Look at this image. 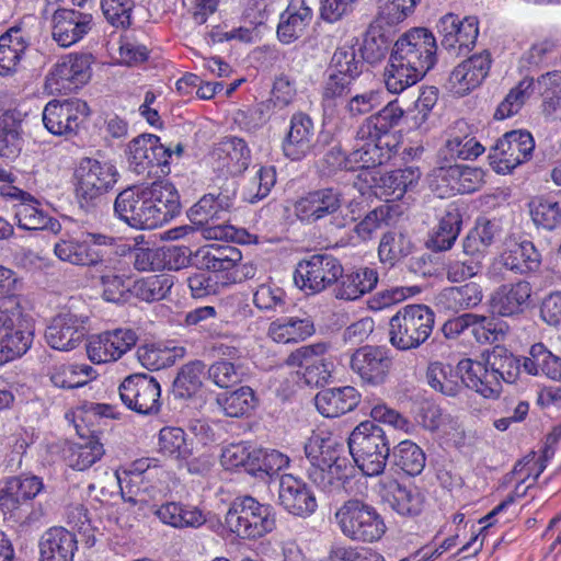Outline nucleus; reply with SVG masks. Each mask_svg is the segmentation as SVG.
I'll use <instances>...</instances> for the list:
<instances>
[{
  "mask_svg": "<svg viewBox=\"0 0 561 561\" xmlns=\"http://www.w3.org/2000/svg\"><path fill=\"white\" fill-rule=\"evenodd\" d=\"M348 453L365 476H379L390 455L387 430L374 422L364 421L351 433Z\"/></svg>",
  "mask_w": 561,
  "mask_h": 561,
  "instance_id": "7ed1b4c3",
  "label": "nucleus"
},
{
  "mask_svg": "<svg viewBox=\"0 0 561 561\" xmlns=\"http://www.w3.org/2000/svg\"><path fill=\"white\" fill-rule=\"evenodd\" d=\"M254 454L255 457L254 462L252 461L253 467L251 468V474L255 477H272L289 462L287 456L274 449L267 451L257 448L254 449Z\"/></svg>",
  "mask_w": 561,
  "mask_h": 561,
  "instance_id": "774afa93",
  "label": "nucleus"
},
{
  "mask_svg": "<svg viewBox=\"0 0 561 561\" xmlns=\"http://www.w3.org/2000/svg\"><path fill=\"white\" fill-rule=\"evenodd\" d=\"M314 124L306 113H296L290 118L282 149L284 154L293 161L305 158L314 146Z\"/></svg>",
  "mask_w": 561,
  "mask_h": 561,
  "instance_id": "cd10ccee",
  "label": "nucleus"
},
{
  "mask_svg": "<svg viewBox=\"0 0 561 561\" xmlns=\"http://www.w3.org/2000/svg\"><path fill=\"white\" fill-rule=\"evenodd\" d=\"M164 261L170 270H181L193 265L198 270H229L240 259L241 251L230 244H209L194 253L187 247L172 245L164 251Z\"/></svg>",
  "mask_w": 561,
  "mask_h": 561,
  "instance_id": "1a4fd4ad",
  "label": "nucleus"
},
{
  "mask_svg": "<svg viewBox=\"0 0 561 561\" xmlns=\"http://www.w3.org/2000/svg\"><path fill=\"white\" fill-rule=\"evenodd\" d=\"M2 195L19 201L14 205V220L20 228L24 230H43L47 227L49 217L37 207L38 203L31 194L15 186H8L2 192Z\"/></svg>",
  "mask_w": 561,
  "mask_h": 561,
  "instance_id": "72a5a7b5",
  "label": "nucleus"
},
{
  "mask_svg": "<svg viewBox=\"0 0 561 561\" xmlns=\"http://www.w3.org/2000/svg\"><path fill=\"white\" fill-rule=\"evenodd\" d=\"M383 499L401 515H417L424 503V495L416 486H407L397 481L388 484Z\"/></svg>",
  "mask_w": 561,
  "mask_h": 561,
  "instance_id": "ea45409f",
  "label": "nucleus"
},
{
  "mask_svg": "<svg viewBox=\"0 0 561 561\" xmlns=\"http://www.w3.org/2000/svg\"><path fill=\"white\" fill-rule=\"evenodd\" d=\"M314 324L310 317H288L273 321L268 327V335L277 343L297 342L314 333Z\"/></svg>",
  "mask_w": 561,
  "mask_h": 561,
  "instance_id": "37998d69",
  "label": "nucleus"
},
{
  "mask_svg": "<svg viewBox=\"0 0 561 561\" xmlns=\"http://www.w3.org/2000/svg\"><path fill=\"white\" fill-rule=\"evenodd\" d=\"M156 137L152 134H142L129 142L128 161L136 173L141 174L151 168L152 161L150 157L153 153V139Z\"/></svg>",
  "mask_w": 561,
  "mask_h": 561,
  "instance_id": "e2e57ef3",
  "label": "nucleus"
},
{
  "mask_svg": "<svg viewBox=\"0 0 561 561\" xmlns=\"http://www.w3.org/2000/svg\"><path fill=\"white\" fill-rule=\"evenodd\" d=\"M342 266L340 260L332 254H312L297 263L294 282L307 295L320 294L336 286Z\"/></svg>",
  "mask_w": 561,
  "mask_h": 561,
  "instance_id": "ddd939ff",
  "label": "nucleus"
},
{
  "mask_svg": "<svg viewBox=\"0 0 561 561\" xmlns=\"http://www.w3.org/2000/svg\"><path fill=\"white\" fill-rule=\"evenodd\" d=\"M114 211L121 220L135 229H153L145 186H130L115 198Z\"/></svg>",
  "mask_w": 561,
  "mask_h": 561,
  "instance_id": "b1692460",
  "label": "nucleus"
},
{
  "mask_svg": "<svg viewBox=\"0 0 561 561\" xmlns=\"http://www.w3.org/2000/svg\"><path fill=\"white\" fill-rule=\"evenodd\" d=\"M216 401L224 413L230 417H241L248 414L256 403L254 391L248 386L219 394Z\"/></svg>",
  "mask_w": 561,
  "mask_h": 561,
  "instance_id": "5fc2aeb1",
  "label": "nucleus"
},
{
  "mask_svg": "<svg viewBox=\"0 0 561 561\" xmlns=\"http://www.w3.org/2000/svg\"><path fill=\"white\" fill-rule=\"evenodd\" d=\"M116 239L96 232H82L80 238L62 237L54 245L55 255L62 262L102 272L113 263L112 250Z\"/></svg>",
  "mask_w": 561,
  "mask_h": 561,
  "instance_id": "f03ea898",
  "label": "nucleus"
},
{
  "mask_svg": "<svg viewBox=\"0 0 561 561\" xmlns=\"http://www.w3.org/2000/svg\"><path fill=\"white\" fill-rule=\"evenodd\" d=\"M438 299L446 309L458 312L478 306L482 300V291L478 284L467 283L445 288Z\"/></svg>",
  "mask_w": 561,
  "mask_h": 561,
  "instance_id": "49530a36",
  "label": "nucleus"
},
{
  "mask_svg": "<svg viewBox=\"0 0 561 561\" xmlns=\"http://www.w3.org/2000/svg\"><path fill=\"white\" fill-rule=\"evenodd\" d=\"M116 486H119L121 495L125 502L131 503L133 505H140V507H144V505L148 503L139 488H137L136 491L131 488H129L128 491H125L121 486V479L116 473H105L103 484L91 483L88 486V491L90 496H93L96 501L104 502L108 501V495L112 494L111 489H115Z\"/></svg>",
  "mask_w": 561,
  "mask_h": 561,
  "instance_id": "13d9d810",
  "label": "nucleus"
},
{
  "mask_svg": "<svg viewBox=\"0 0 561 561\" xmlns=\"http://www.w3.org/2000/svg\"><path fill=\"white\" fill-rule=\"evenodd\" d=\"M403 116L404 111L398 101H391L363 121L356 131V139L381 141L382 137L399 126Z\"/></svg>",
  "mask_w": 561,
  "mask_h": 561,
  "instance_id": "2f4dec72",
  "label": "nucleus"
},
{
  "mask_svg": "<svg viewBox=\"0 0 561 561\" xmlns=\"http://www.w3.org/2000/svg\"><path fill=\"white\" fill-rule=\"evenodd\" d=\"M366 142L351 153L348 162L352 163L353 171L358 169H373L381 165L389 159L388 151L383 149L380 141L365 140Z\"/></svg>",
  "mask_w": 561,
  "mask_h": 561,
  "instance_id": "052dcab7",
  "label": "nucleus"
},
{
  "mask_svg": "<svg viewBox=\"0 0 561 561\" xmlns=\"http://www.w3.org/2000/svg\"><path fill=\"white\" fill-rule=\"evenodd\" d=\"M15 111H5L0 116V157L15 158L21 151L20 118Z\"/></svg>",
  "mask_w": 561,
  "mask_h": 561,
  "instance_id": "09e8293b",
  "label": "nucleus"
},
{
  "mask_svg": "<svg viewBox=\"0 0 561 561\" xmlns=\"http://www.w3.org/2000/svg\"><path fill=\"white\" fill-rule=\"evenodd\" d=\"M152 228L160 227L181 213L180 195L170 182L157 181L145 186Z\"/></svg>",
  "mask_w": 561,
  "mask_h": 561,
  "instance_id": "5701e85b",
  "label": "nucleus"
},
{
  "mask_svg": "<svg viewBox=\"0 0 561 561\" xmlns=\"http://www.w3.org/2000/svg\"><path fill=\"white\" fill-rule=\"evenodd\" d=\"M436 38L427 28L417 27L402 34L391 55L410 68L426 75L436 64Z\"/></svg>",
  "mask_w": 561,
  "mask_h": 561,
  "instance_id": "4468645a",
  "label": "nucleus"
},
{
  "mask_svg": "<svg viewBox=\"0 0 561 561\" xmlns=\"http://www.w3.org/2000/svg\"><path fill=\"white\" fill-rule=\"evenodd\" d=\"M232 208L233 201L229 195L224 193L205 194L190 208L188 218L202 230L205 239L243 241V236H248V233L228 225Z\"/></svg>",
  "mask_w": 561,
  "mask_h": 561,
  "instance_id": "20e7f679",
  "label": "nucleus"
},
{
  "mask_svg": "<svg viewBox=\"0 0 561 561\" xmlns=\"http://www.w3.org/2000/svg\"><path fill=\"white\" fill-rule=\"evenodd\" d=\"M89 114L88 104L81 100H53L44 107L43 123L53 135L71 136Z\"/></svg>",
  "mask_w": 561,
  "mask_h": 561,
  "instance_id": "dca6fc26",
  "label": "nucleus"
},
{
  "mask_svg": "<svg viewBox=\"0 0 561 561\" xmlns=\"http://www.w3.org/2000/svg\"><path fill=\"white\" fill-rule=\"evenodd\" d=\"M160 450L176 459H186L192 449L186 443L185 433L180 427H164L159 434Z\"/></svg>",
  "mask_w": 561,
  "mask_h": 561,
  "instance_id": "338daca9",
  "label": "nucleus"
},
{
  "mask_svg": "<svg viewBox=\"0 0 561 561\" xmlns=\"http://www.w3.org/2000/svg\"><path fill=\"white\" fill-rule=\"evenodd\" d=\"M482 356L500 383L501 381L514 383L518 379L523 364L505 346L495 345L492 351Z\"/></svg>",
  "mask_w": 561,
  "mask_h": 561,
  "instance_id": "a19ab883",
  "label": "nucleus"
},
{
  "mask_svg": "<svg viewBox=\"0 0 561 561\" xmlns=\"http://www.w3.org/2000/svg\"><path fill=\"white\" fill-rule=\"evenodd\" d=\"M43 489L39 478L32 476H14L5 480L0 490V508L10 518L21 524H31L38 519V514L33 511V500Z\"/></svg>",
  "mask_w": 561,
  "mask_h": 561,
  "instance_id": "f8f14e48",
  "label": "nucleus"
},
{
  "mask_svg": "<svg viewBox=\"0 0 561 561\" xmlns=\"http://www.w3.org/2000/svg\"><path fill=\"white\" fill-rule=\"evenodd\" d=\"M540 265L541 254L531 241L510 237L501 253L491 263L489 277L502 282L507 278L508 273L526 276L537 272Z\"/></svg>",
  "mask_w": 561,
  "mask_h": 561,
  "instance_id": "9b49d317",
  "label": "nucleus"
},
{
  "mask_svg": "<svg viewBox=\"0 0 561 561\" xmlns=\"http://www.w3.org/2000/svg\"><path fill=\"white\" fill-rule=\"evenodd\" d=\"M412 248V242L403 233L387 232L380 240L378 254L382 262L393 264L409 255Z\"/></svg>",
  "mask_w": 561,
  "mask_h": 561,
  "instance_id": "0e129e2a",
  "label": "nucleus"
},
{
  "mask_svg": "<svg viewBox=\"0 0 561 561\" xmlns=\"http://www.w3.org/2000/svg\"><path fill=\"white\" fill-rule=\"evenodd\" d=\"M151 511L162 523L176 528L199 527L206 522L201 510L176 502H168L159 507L153 505Z\"/></svg>",
  "mask_w": 561,
  "mask_h": 561,
  "instance_id": "58836bf2",
  "label": "nucleus"
},
{
  "mask_svg": "<svg viewBox=\"0 0 561 561\" xmlns=\"http://www.w3.org/2000/svg\"><path fill=\"white\" fill-rule=\"evenodd\" d=\"M92 21L89 13L75 9H58L53 14V38L61 47H69L91 31Z\"/></svg>",
  "mask_w": 561,
  "mask_h": 561,
  "instance_id": "a878e982",
  "label": "nucleus"
},
{
  "mask_svg": "<svg viewBox=\"0 0 561 561\" xmlns=\"http://www.w3.org/2000/svg\"><path fill=\"white\" fill-rule=\"evenodd\" d=\"M378 284V273L367 266L344 270L333 288L336 299L354 301L370 293Z\"/></svg>",
  "mask_w": 561,
  "mask_h": 561,
  "instance_id": "c756f323",
  "label": "nucleus"
},
{
  "mask_svg": "<svg viewBox=\"0 0 561 561\" xmlns=\"http://www.w3.org/2000/svg\"><path fill=\"white\" fill-rule=\"evenodd\" d=\"M423 77L424 75L421 71H416L402 61L396 60L392 55H390L389 65L383 72L386 88L393 94L403 92L405 89L417 83Z\"/></svg>",
  "mask_w": 561,
  "mask_h": 561,
  "instance_id": "8fccbe9b",
  "label": "nucleus"
},
{
  "mask_svg": "<svg viewBox=\"0 0 561 561\" xmlns=\"http://www.w3.org/2000/svg\"><path fill=\"white\" fill-rule=\"evenodd\" d=\"M364 59L357 57L354 46L337 47L330 61V70L354 81L362 75Z\"/></svg>",
  "mask_w": 561,
  "mask_h": 561,
  "instance_id": "680f3d73",
  "label": "nucleus"
},
{
  "mask_svg": "<svg viewBox=\"0 0 561 561\" xmlns=\"http://www.w3.org/2000/svg\"><path fill=\"white\" fill-rule=\"evenodd\" d=\"M32 341L33 332L23 328L21 319L19 324H14V330L0 339V365L25 354Z\"/></svg>",
  "mask_w": 561,
  "mask_h": 561,
  "instance_id": "864d4df0",
  "label": "nucleus"
},
{
  "mask_svg": "<svg viewBox=\"0 0 561 561\" xmlns=\"http://www.w3.org/2000/svg\"><path fill=\"white\" fill-rule=\"evenodd\" d=\"M213 154L224 160L222 167L231 173L245 170L250 163V149L238 137H225L215 147Z\"/></svg>",
  "mask_w": 561,
  "mask_h": 561,
  "instance_id": "c03bdc74",
  "label": "nucleus"
},
{
  "mask_svg": "<svg viewBox=\"0 0 561 561\" xmlns=\"http://www.w3.org/2000/svg\"><path fill=\"white\" fill-rule=\"evenodd\" d=\"M459 370L462 371V382L484 398L495 399L502 392V383L492 374L485 360L478 362L471 358L459 360Z\"/></svg>",
  "mask_w": 561,
  "mask_h": 561,
  "instance_id": "473e14b6",
  "label": "nucleus"
},
{
  "mask_svg": "<svg viewBox=\"0 0 561 561\" xmlns=\"http://www.w3.org/2000/svg\"><path fill=\"white\" fill-rule=\"evenodd\" d=\"M92 367L84 365H61L55 367L50 380L55 387L75 389L87 385Z\"/></svg>",
  "mask_w": 561,
  "mask_h": 561,
  "instance_id": "69168bd1",
  "label": "nucleus"
},
{
  "mask_svg": "<svg viewBox=\"0 0 561 561\" xmlns=\"http://www.w3.org/2000/svg\"><path fill=\"white\" fill-rule=\"evenodd\" d=\"M328 350L329 345L322 342L301 346L288 355L286 364L289 367L301 368L307 385H323L331 377L333 367L332 362L327 356Z\"/></svg>",
  "mask_w": 561,
  "mask_h": 561,
  "instance_id": "f3484780",
  "label": "nucleus"
},
{
  "mask_svg": "<svg viewBox=\"0 0 561 561\" xmlns=\"http://www.w3.org/2000/svg\"><path fill=\"white\" fill-rule=\"evenodd\" d=\"M523 368L528 375L542 374L561 383V357L548 350L543 343H535L530 346L528 356L524 357Z\"/></svg>",
  "mask_w": 561,
  "mask_h": 561,
  "instance_id": "4c0bfd02",
  "label": "nucleus"
},
{
  "mask_svg": "<svg viewBox=\"0 0 561 561\" xmlns=\"http://www.w3.org/2000/svg\"><path fill=\"white\" fill-rule=\"evenodd\" d=\"M461 224V215L457 208L446 211L426 241L427 248L433 251L449 250L460 232Z\"/></svg>",
  "mask_w": 561,
  "mask_h": 561,
  "instance_id": "a18cd8bd",
  "label": "nucleus"
},
{
  "mask_svg": "<svg viewBox=\"0 0 561 561\" xmlns=\"http://www.w3.org/2000/svg\"><path fill=\"white\" fill-rule=\"evenodd\" d=\"M312 10L306 0H290L280 14L277 36L282 43L289 44L299 38L312 20Z\"/></svg>",
  "mask_w": 561,
  "mask_h": 561,
  "instance_id": "e433bc0d",
  "label": "nucleus"
},
{
  "mask_svg": "<svg viewBox=\"0 0 561 561\" xmlns=\"http://www.w3.org/2000/svg\"><path fill=\"white\" fill-rule=\"evenodd\" d=\"M392 458L394 466L412 477L423 471L426 461L424 451L411 440L399 443L393 448Z\"/></svg>",
  "mask_w": 561,
  "mask_h": 561,
  "instance_id": "4d7b16f0",
  "label": "nucleus"
},
{
  "mask_svg": "<svg viewBox=\"0 0 561 561\" xmlns=\"http://www.w3.org/2000/svg\"><path fill=\"white\" fill-rule=\"evenodd\" d=\"M437 32L442 37L440 45L445 49L458 48L459 53H468L476 45L479 35V21L477 16L460 19L454 13H447L439 19Z\"/></svg>",
  "mask_w": 561,
  "mask_h": 561,
  "instance_id": "6ab92c4d",
  "label": "nucleus"
},
{
  "mask_svg": "<svg viewBox=\"0 0 561 561\" xmlns=\"http://www.w3.org/2000/svg\"><path fill=\"white\" fill-rule=\"evenodd\" d=\"M484 151V147L474 140L465 136H454L448 139L445 146L438 152V163H455L457 159L470 160L478 158Z\"/></svg>",
  "mask_w": 561,
  "mask_h": 561,
  "instance_id": "3c124183",
  "label": "nucleus"
},
{
  "mask_svg": "<svg viewBox=\"0 0 561 561\" xmlns=\"http://www.w3.org/2000/svg\"><path fill=\"white\" fill-rule=\"evenodd\" d=\"M90 55H69L56 64L50 73V85L56 90L75 91L90 79Z\"/></svg>",
  "mask_w": 561,
  "mask_h": 561,
  "instance_id": "c85d7f7f",
  "label": "nucleus"
},
{
  "mask_svg": "<svg viewBox=\"0 0 561 561\" xmlns=\"http://www.w3.org/2000/svg\"><path fill=\"white\" fill-rule=\"evenodd\" d=\"M305 454L310 462L309 480L324 492L340 488L352 468L345 446L333 437L311 436L305 444Z\"/></svg>",
  "mask_w": 561,
  "mask_h": 561,
  "instance_id": "f257e3e1",
  "label": "nucleus"
},
{
  "mask_svg": "<svg viewBox=\"0 0 561 561\" xmlns=\"http://www.w3.org/2000/svg\"><path fill=\"white\" fill-rule=\"evenodd\" d=\"M33 35L23 23L11 26L0 36V75L8 76L16 71V68L32 45Z\"/></svg>",
  "mask_w": 561,
  "mask_h": 561,
  "instance_id": "bb28decb",
  "label": "nucleus"
},
{
  "mask_svg": "<svg viewBox=\"0 0 561 561\" xmlns=\"http://www.w3.org/2000/svg\"><path fill=\"white\" fill-rule=\"evenodd\" d=\"M531 296V286L526 280L500 286L491 298L493 310L503 317L515 316L524 311Z\"/></svg>",
  "mask_w": 561,
  "mask_h": 561,
  "instance_id": "c9c22d12",
  "label": "nucleus"
},
{
  "mask_svg": "<svg viewBox=\"0 0 561 561\" xmlns=\"http://www.w3.org/2000/svg\"><path fill=\"white\" fill-rule=\"evenodd\" d=\"M344 195L337 187L310 191L294 204L296 216L308 224L329 218L327 229L334 233L348 227L355 218L343 214Z\"/></svg>",
  "mask_w": 561,
  "mask_h": 561,
  "instance_id": "423d86ee",
  "label": "nucleus"
},
{
  "mask_svg": "<svg viewBox=\"0 0 561 561\" xmlns=\"http://www.w3.org/2000/svg\"><path fill=\"white\" fill-rule=\"evenodd\" d=\"M118 172L111 162L83 158L75 171V195L80 208H96L117 183Z\"/></svg>",
  "mask_w": 561,
  "mask_h": 561,
  "instance_id": "0eeeda50",
  "label": "nucleus"
},
{
  "mask_svg": "<svg viewBox=\"0 0 561 561\" xmlns=\"http://www.w3.org/2000/svg\"><path fill=\"white\" fill-rule=\"evenodd\" d=\"M183 347H162L156 344H146L137 350L139 363L148 370H159L174 365L184 356Z\"/></svg>",
  "mask_w": 561,
  "mask_h": 561,
  "instance_id": "de8ad7c7",
  "label": "nucleus"
},
{
  "mask_svg": "<svg viewBox=\"0 0 561 561\" xmlns=\"http://www.w3.org/2000/svg\"><path fill=\"white\" fill-rule=\"evenodd\" d=\"M137 342L133 330L116 329L100 334L93 339L87 348L89 358L94 363L117 360Z\"/></svg>",
  "mask_w": 561,
  "mask_h": 561,
  "instance_id": "393cba45",
  "label": "nucleus"
},
{
  "mask_svg": "<svg viewBox=\"0 0 561 561\" xmlns=\"http://www.w3.org/2000/svg\"><path fill=\"white\" fill-rule=\"evenodd\" d=\"M491 65L488 53L476 54L460 62L450 72L446 89L457 95L463 96L478 88L489 73Z\"/></svg>",
  "mask_w": 561,
  "mask_h": 561,
  "instance_id": "4be33fe9",
  "label": "nucleus"
},
{
  "mask_svg": "<svg viewBox=\"0 0 561 561\" xmlns=\"http://www.w3.org/2000/svg\"><path fill=\"white\" fill-rule=\"evenodd\" d=\"M118 390L123 403L137 413L153 414L160 410V385L151 376L129 375Z\"/></svg>",
  "mask_w": 561,
  "mask_h": 561,
  "instance_id": "2eb2a0df",
  "label": "nucleus"
},
{
  "mask_svg": "<svg viewBox=\"0 0 561 561\" xmlns=\"http://www.w3.org/2000/svg\"><path fill=\"white\" fill-rule=\"evenodd\" d=\"M89 317L70 311L60 312L53 318L45 330L47 344L58 351L76 348L89 332Z\"/></svg>",
  "mask_w": 561,
  "mask_h": 561,
  "instance_id": "a211bd4d",
  "label": "nucleus"
},
{
  "mask_svg": "<svg viewBox=\"0 0 561 561\" xmlns=\"http://www.w3.org/2000/svg\"><path fill=\"white\" fill-rule=\"evenodd\" d=\"M38 548L39 561H73L78 539L65 527H51L41 536Z\"/></svg>",
  "mask_w": 561,
  "mask_h": 561,
  "instance_id": "7c9ffc66",
  "label": "nucleus"
},
{
  "mask_svg": "<svg viewBox=\"0 0 561 561\" xmlns=\"http://www.w3.org/2000/svg\"><path fill=\"white\" fill-rule=\"evenodd\" d=\"M225 522L231 533L248 540L262 538L276 527L274 508L250 495L238 496L231 502Z\"/></svg>",
  "mask_w": 561,
  "mask_h": 561,
  "instance_id": "6e6552de",
  "label": "nucleus"
},
{
  "mask_svg": "<svg viewBox=\"0 0 561 561\" xmlns=\"http://www.w3.org/2000/svg\"><path fill=\"white\" fill-rule=\"evenodd\" d=\"M360 394L351 386L323 389L317 393L314 403L325 417H337L354 410L359 403Z\"/></svg>",
  "mask_w": 561,
  "mask_h": 561,
  "instance_id": "f704fd0d",
  "label": "nucleus"
},
{
  "mask_svg": "<svg viewBox=\"0 0 561 561\" xmlns=\"http://www.w3.org/2000/svg\"><path fill=\"white\" fill-rule=\"evenodd\" d=\"M103 455V445L96 436L91 435L83 443L72 444L66 458L73 469L85 470L101 459Z\"/></svg>",
  "mask_w": 561,
  "mask_h": 561,
  "instance_id": "6e6d98bb",
  "label": "nucleus"
},
{
  "mask_svg": "<svg viewBox=\"0 0 561 561\" xmlns=\"http://www.w3.org/2000/svg\"><path fill=\"white\" fill-rule=\"evenodd\" d=\"M426 378L434 390L447 397L458 396L463 388L459 363L456 367L440 362L431 363L427 367Z\"/></svg>",
  "mask_w": 561,
  "mask_h": 561,
  "instance_id": "79ce46f5",
  "label": "nucleus"
},
{
  "mask_svg": "<svg viewBox=\"0 0 561 561\" xmlns=\"http://www.w3.org/2000/svg\"><path fill=\"white\" fill-rule=\"evenodd\" d=\"M392 366V358L386 347L365 345L357 348L351 357V368L369 385H382Z\"/></svg>",
  "mask_w": 561,
  "mask_h": 561,
  "instance_id": "aec40b11",
  "label": "nucleus"
},
{
  "mask_svg": "<svg viewBox=\"0 0 561 561\" xmlns=\"http://www.w3.org/2000/svg\"><path fill=\"white\" fill-rule=\"evenodd\" d=\"M334 517L342 534L355 541L375 542L386 533V524L380 514L359 500L346 501Z\"/></svg>",
  "mask_w": 561,
  "mask_h": 561,
  "instance_id": "9d476101",
  "label": "nucleus"
},
{
  "mask_svg": "<svg viewBox=\"0 0 561 561\" xmlns=\"http://www.w3.org/2000/svg\"><path fill=\"white\" fill-rule=\"evenodd\" d=\"M116 254V250H112V265L104 268L102 272H95L100 276L103 287V297L105 300L112 302L124 300L125 295L130 291L129 279H125L122 275L115 273L118 263Z\"/></svg>",
  "mask_w": 561,
  "mask_h": 561,
  "instance_id": "bf43d9fd",
  "label": "nucleus"
},
{
  "mask_svg": "<svg viewBox=\"0 0 561 561\" xmlns=\"http://www.w3.org/2000/svg\"><path fill=\"white\" fill-rule=\"evenodd\" d=\"M205 364L202 360H194L185 364L178 373L172 385V392L175 398L187 399L195 394L202 387Z\"/></svg>",
  "mask_w": 561,
  "mask_h": 561,
  "instance_id": "603ef678",
  "label": "nucleus"
},
{
  "mask_svg": "<svg viewBox=\"0 0 561 561\" xmlns=\"http://www.w3.org/2000/svg\"><path fill=\"white\" fill-rule=\"evenodd\" d=\"M434 323L435 312L428 306L407 305L389 320V343L398 351L416 350L430 339Z\"/></svg>",
  "mask_w": 561,
  "mask_h": 561,
  "instance_id": "39448f33",
  "label": "nucleus"
},
{
  "mask_svg": "<svg viewBox=\"0 0 561 561\" xmlns=\"http://www.w3.org/2000/svg\"><path fill=\"white\" fill-rule=\"evenodd\" d=\"M278 501L289 514L304 518L311 516L318 507L310 486L301 478L293 474L280 477Z\"/></svg>",
  "mask_w": 561,
  "mask_h": 561,
  "instance_id": "412c9836",
  "label": "nucleus"
}]
</instances>
